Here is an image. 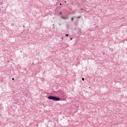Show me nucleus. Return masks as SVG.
<instances>
[{"mask_svg":"<svg viewBox=\"0 0 127 127\" xmlns=\"http://www.w3.org/2000/svg\"><path fill=\"white\" fill-rule=\"evenodd\" d=\"M47 98L49 100H52V101H55L56 102H57L58 101H62V100L60 98V97L57 96L50 95Z\"/></svg>","mask_w":127,"mask_h":127,"instance_id":"nucleus-1","label":"nucleus"},{"mask_svg":"<svg viewBox=\"0 0 127 127\" xmlns=\"http://www.w3.org/2000/svg\"><path fill=\"white\" fill-rule=\"evenodd\" d=\"M63 19H68L69 17L68 16H65L62 17Z\"/></svg>","mask_w":127,"mask_h":127,"instance_id":"nucleus-2","label":"nucleus"},{"mask_svg":"<svg viewBox=\"0 0 127 127\" xmlns=\"http://www.w3.org/2000/svg\"><path fill=\"white\" fill-rule=\"evenodd\" d=\"M26 96L27 98V99H30L31 98L30 94H26Z\"/></svg>","mask_w":127,"mask_h":127,"instance_id":"nucleus-3","label":"nucleus"},{"mask_svg":"<svg viewBox=\"0 0 127 127\" xmlns=\"http://www.w3.org/2000/svg\"><path fill=\"white\" fill-rule=\"evenodd\" d=\"M14 104H17V103H18V100L14 99Z\"/></svg>","mask_w":127,"mask_h":127,"instance_id":"nucleus-4","label":"nucleus"},{"mask_svg":"<svg viewBox=\"0 0 127 127\" xmlns=\"http://www.w3.org/2000/svg\"><path fill=\"white\" fill-rule=\"evenodd\" d=\"M76 17V18H82V16H76V17Z\"/></svg>","mask_w":127,"mask_h":127,"instance_id":"nucleus-5","label":"nucleus"},{"mask_svg":"<svg viewBox=\"0 0 127 127\" xmlns=\"http://www.w3.org/2000/svg\"><path fill=\"white\" fill-rule=\"evenodd\" d=\"M75 17H76V16H74L73 17L71 18V21H73V20H74V18H75Z\"/></svg>","mask_w":127,"mask_h":127,"instance_id":"nucleus-6","label":"nucleus"},{"mask_svg":"<svg viewBox=\"0 0 127 127\" xmlns=\"http://www.w3.org/2000/svg\"><path fill=\"white\" fill-rule=\"evenodd\" d=\"M82 81H85V78H84V77H82Z\"/></svg>","mask_w":127,"mask_h":127,"instance_id":"nucleus-7","label":"nucleus"},{"mask_svg":"<svg viewBox=\"0 0 127 127\" xmlns=\"http://www.w3.org/2000/svg\"><path fill=\"white\" fill-rule=\"evenodd\" d=\"M65 36H66V37H68V36H69V35H68V34H65Z\"/></svg>","mask_w":127,"mask_h":127,"instance_id":"nucleus-8","label":"nucleus"},{"mask_svg":"<svg viewBox=\"0 0 127 127\" xmlns=\"http://www.w3.org/2000/svg\"><path fill=\"white\" fill-rule=\"evenodd\" d=\"M99 28V26H96V27H95V28Z\"/></svg>","mask_w":127,"mask_h":127,"instance_id":"nucleus-9","label":"nucleus"},{"mask_svg":"<svg viewBox=\"0 0 127 127\" xmlns=\"http://www.w3.org/2000/svg\"><path fill=\"white\" fill-rule=\"evenodd\" d=\"M12 81H14V78H12Z\"/></svg>","mask_w":127,"mask_h":127,"instance_id":"nucleus-10","label":"nucleus"},{"mask_svg":"<svg viewBox=\"0 0 127 127\" xmlns=\"http://www.w3.org/2000/svg\"><path fill=\"white\" fill-rule=\"evenodd\" d=\"M0 4H2V2H0Z\"/></svg>","mask_w":127,"mask_h":127,"instance_id":"nucleus-11","label":"nucleus"},{"mask_svg":"<svg viewBox=\"0 0 127 127\" xmlns=\"http://www.w3.org/2000/svg\"><path fill=\"white\" fill-rule=\"evenodd\" d=\"M1 12V9H0V13Z\"/></svg>","mask_w":127,"mask_h":127,"instance_id":"nucleus-12","label":"nucleus"},{"mask_svg":"<svg viewBox=\"0 0 127 127\" xmlns=\"http://www.w3.org/2000/svg\"><path fill=\"white\" fill-rule=\"evenodd\" d=\"M60 14H62V12H60Z\"/></svg>","mask_w":127,"mask_h":127,"instance_id":"nucleus-13","label":"nucleus"},{"mask_svg":"<svg viewBox=\"0 0 127 127\" xmlns=\"http://www.w3.org/2000/svg\"><path fill=\"white\" fill-rule=\"evenodd\" d=\"M60 5H62V4H61V3H60Z\"/></svg>","mask_w":127,"mask_h":127,"instance_id":"nucleus-14","label":"nucleus"},{"mask_svg":"<svg viewBox=\"0 0 127 127\" xmlns=\"http://www.w3.org/2000/svg\"><path fill=\"white\" fill-rule=\"evenodd\" d=\"M111 51H114V50H113V49H112V50H111Z\"/></svg>","mask_w":127,"mask_h":127,"instance_id":"nucleus-15","label":"nucleus"},{"mask_svg":"<svg viewBox=\"0 0 127 127\" xmlns=\"http://www.w3.org/2000/svg\"><path fill=\"white\" fill-rule=\"evenodd\" d=\"M22 93H25V91H23Z\"/></svg>","mask_w":127,"mask_h":127,"instance_id":"nucleus-16","label":"nucleus"},{"mask_svg":"<svg viewBox=\"0 0 127 127\" xmlns=\"http://www.w3.org/2000/svg\"><path fill=\"white\" fill-rule=\"evenodd\" d=\"M59 25H61V24H59Z\"/></svg>","mask_w":127,"mask_h":127,"instance_id":"nucleus-17","label":"nucleus"},{"mask_svg":"<svg viewBox=\"0 0 127 127\" xmlns=\"http://www.w3.org/2000/svg\"><path fill=\"white\" fill-rule=\"evenodd\" d=\"M123 18L124 19V18H125L124 17H123Z\"/></svg>","mask_w":127,"mask_h":127,"instance_id":"nucleus-18","label":"nucleus"},{"mask_svg":"<svg viewBox=\"0 0 127 127\" xmlns=\"http://www.w3.org/2000/svg\"><path fill=\"white\" fill-rule=\"evenodd\" d=\"M70 40H72V39H70Z\"/></svg>","mask_w":127,"mask_h":127,"instance_id":"nucleus-19","label":"nucleus"},{"mask_svg":"<svg viewBox=\"0 0 127 127\" xmlns=\"http://www.w3.org/2000/svg\"><path fill=\"white\" fill-rule=\"evenodd\" d=\"M64 2H66V1H65Z\"/></svg>","mask_w":127,"mask_h":127,"instance_id":"nucleus-20","label":"nucleus"},{"mask_svg":"<svg viewBox=\"0 0 127 127\" xmlns=\"http://www.w3.org/2000/svg\"><path fill=\"white\" fill-rule=\"evenodd\" d=\"M23 27H24V25H23Z\"/></svg>","mask_w":127,"mask_h":127,"instance_id":"nucleus-21","label":"nucleus"}]
</instances>
